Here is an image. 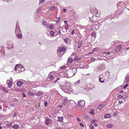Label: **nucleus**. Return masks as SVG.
Returning a JSON list of instances; mask_svg holds the SVG:
<instances>
[{
    "label": "nucleus",
    "mask_w": 129,
    "mask_h": 129,
    "mask_svg": "<svg viewBox=\"0 0 129 129\" xmlns=\"http://www.w3.org/2000/svg\"><path fill=\"white\" fill-rule=\"evenodd\" d=\"M63 86L64 88L63 90L65 92L69 93L72 92V89L70 87V84L68 81H66L64 83Z\"/></svg>",
    "instance_id": "1"
},
{
    "label": "nucleus",
    "mask_w": 129,
    "mask_h": 129,
    "mask_svg": "<svg viewBox=\"0 0 129 129\" xmlns=\"http://www.w3.org/2000/svg\"><path fill=\"white\" fill-rule=\"evenodd\" d=\"M77 71L76 68H73L72 70H69L67 72V76L68 77L70 78L76 74Z\"/></svg>",
    "instance_id": "2"
},
{
    "label": "nucleus",
    "mask_w": 129,
    "mask_h": 129,
    "mask_svg": "<svg viewBox=\"0 0 129 129\" xmlns=\"http://www.w3.org/2000/svg\"><path fill=\"white\" fill-rule=\"evenodd\" d=\"M103 74V77L104 80L107 81L110 77V74L109 71H107L105 73H104Z\"/></svg>",
    "instance_id": "3"
},
{
    "label": "nucleus",
    "mask_w": 129,
    "mask_h": 129,
    "mask_svg": "<svg viewBox=\"0 0 129 129\" xmlns=\"http://www.w3.org/2000/svg\"><path fill=\"white\" fill-rule=\"evenodd\" d=\"M92 12L95 15H96V17H99L100 16V12L98 11L95 8L93 9Z\"/></svg>",
    "instance_id": "4"
},
{
    "label": "nucleus",
    "mask_w": 129,
    "mask_h": 129,
    "mask_svg": "<svg viewBox=\"0 0 129 129\" xmlns=\"http://www.w3.org/2000/svg\"><path fill=\"white\" fill-rule=\"evenodd\" d=\"M85 105V101L83 100H79L78 103V105L80 107H84Z\"/></svg>",
    "instance_id": "5"
},
{
    "label": "nucleus",
    "mask_w": 129,
    "mask_h": 129,
    "mask_svg": "<svg viewBox=\"0 0 129 129\" xmlns=\"http://www.w3.org/2000/svg\"><path fill=\"white\" fill-rule=\"evenodd\" d=\"M20 30L19 26L18 23L17 22L16 25V27L15 30V34H17V33H20Z\"/></svg>",
    "instance_id": "6"
},
{
    "label": "nucleus",
    "mask_w": 129,
    "mask_h": 129,
    "mask_svg": "<svg viewBox=\"0 0 129 129\" xmlns=\"http://www.w3.org/2000/svg\"><path fill=\"white\" fill-rule=\"evenodd\" d=\"M68 24H67L64 26V28L63 27H62V32H66L69 29V27Z\"/></svg>",
    "instance_id": "7"
},
{
    "label": "nucleus",
    "mask_w": 129,
    "mask_h": 129,
    "mask_svg": "<svg viewBox=\"0 0 129 129\" xmlns=\"http://www.w3.org/2000/svg\"><path fill=\"white\" fill-rule=\"evenodd\" d=\"M7 84L8 88H11L12 86V81L9 79L7 80Z\"/></svg>",
    "instance_id": "8"
},
{
    "label": "nucleus",
    "mask_w": 129,
    "mask_h": 129,
    "mask_svg": "<svg viewBox=\"0 0 129 129\" xmlns=\"http://www.w3.org/2000/svg\"><path fill=\"white\" fill-rule=\"evenodd\" d=\"M66 50V49L64 47H61L58 49L57 50V52H64Z\"/></svg>",
    "instance_id": "9"
},
{
    "label": "nucleus",
    "mask_w": 129,
    "mask_h": 129,
    "mask_svg": "<svg viewBox=\"0 0 129 129\" xmlns=\"http://www.w3.org/2000/svg\"><path fill=\"white\" fill-rule=\"evenodd\" d=\"M122 48V45H119L117 46L115 48V51L116 52H119Z\"/></svg>",
    "instance_id": "10"
},
{
    "label": "nucleus",
    "mask_w": 129,
    "mask_h": 129,
    "mask_svg": "<svg viewBox=\"0 0 129 129\" xmlns=\"http://www.w3.org/2000/svg\"><path fill=\"white\" fill-rule=\"evenodd\" d=\"M99 67L100 70H104L106 68V66L104 64H102L99 66Z\"/></svg>",
    "instance_id": "11"
},
{
    "label": "nucleus",
    "mask_w": 129,
    "mask_h": 129,
    "mask_svg": "<svg viewBox=\"0 0 129 129\" xmlns=\"http://www.w3.org/2000/svg\"><path fill=\"white\" fill-rule=\"evenodd\" d=\"M103 74L101 75H100L99 78V81L101 83H103L104 82V79L103 78Z\"/></svg>",
    "instance_id": "12"
},
{
    "label": "nucleus",
    "mask_w": 129,
    "mask_h": 129,
    "mask_svg": "<svg viewBox=\"0 0 129 129\" xmlns=\"http://www.w3.org/2000/svg\"><path fill=\"white\" fill-rule=\"evenodd\" d=\"M129 74L127 73L126 75L127 76L126 77L125 79L124 80V83H127L129 81V76L128 75Z\"/></svg>",
    "instance_id": "13"
},
{
    "label": "nucleus",
    "mask_w": 129,
    "mask_h": 129,
    "mask_svg": "<svg viewBox=\"0 0 129 129\" xmlns=\"http://www.w3.org/2000/svg\"><path fill=\"white\" fill-rule=\"evenodd\" d=\"M44 94V92L39 91L36 92V93L35 94L37 96H40L41 95H43Z\"/></svg>",
    "instance_id": "14"
},
{
    "label": "nucleus",
    "mask_w": 129,
    "mask_h": 129,
    "mask_svg": "<svg viewBox=\"0 0 129 129\" xmlns=\"http://www.w3.org/2000/svg\"><path fill=\"white\" fill-rule=\"evenodd\" d=\"M83 41H79L78 42V48H79L82 44Z\"/></svg>",
    "instance_id": "15"
},
{
    "label": "nucleus",
    "mask_w": 129,
    "mask_h": 129,
    "mask_svg": "<svg viewBox=\"0 0 129 129\" xmlns=\"http://www.w3.org/2000/svg\"><path fill=\"white\" fill-rule=\"evenodd\" d=\"M23 83V82L21 81H18L17 82L16 85L20 87L22 85Z\"/></svg>",
    "instance_id": "16"
},
{
    "label": "nucleus",
    "mask_w": 129,
    "mask_h": 129,
    "mask_svg": "<svg viewBox=\"0 0 129 129\" xmlns=\"http://www.w3.org/2000/svg\"><path fill=\"white\" fill-rule=\"evenodd\" d=\"M53 78V76L49 75L47 78V80L48 81H49L52 80Z\"/></svg>",
    "instance_id": "17"
},
{
    "label": "nucleus",
    "mask_w": 129,
    "mask_h": 129,
    "mask_svg": "<svg viewBox=\"0 0 129 129\" xmlns=\"http://www.w3.org/2000/svg\"><path fill=\"white\" fill-rule=\"evenodd\" d=\"M114 126L113 124L111 123H109L107 125L106 127L108 128H112Z\"/></svg>",
    "instance_id": "18"
},
{
    "label": "nucleus",
    "mask_w": 129,
    "mask_h": 129,
    "mask_svg": "<svg viewBox=\"0 0 129 129\" xmlns=\"http://www.w3.org/2000/svg\"><path fill=\"white\" fill-rule=\"evenodd\" d=\"M105 104H100L97 108L99 110H101L102 108L105 106Z\"/></svg>",
    "instance_id": "19"
},
{
    "label": "nucleus",
    "mask_w": 129,
    "mask_h": 129,
    "mask_svg": "<svg viewBox=\"0 0 129 129\" xmlns=\"http://www.w3.org/2000/svg\"><path fill=\"white\" fill-rule=\"evenodd\" d=\"M111 116L110 114L107 113L104 115V117L105 118H110Z\"/></svg>",
    "instance_id": "20"
},
{
    "label": "nucleus",
    "mask_w": 129,
    "mask_h": 129,
    "mask_svg": "<svg viewBox=\"0 0 129 129\" xmlns=\"http://www.w3.org/2000/svg\"><path fill=\"white\" fill-rule=\"evenodd\" d=\"M19 127V126L17 124H15L14 125L12 126V128L15 129H18Z\"/></svg>",
    "instance_id": "21"
},
{
    "label": "nucleus",
    "mask_w": 129,
    "mask_h": 129,
    "mask_svg": "<svg viewBox=\"0 0 129 129\" xmlns=\"http://www.w3.org/2000/svg\"><path fill=\"white\" fill-rule=\"evenodd\" d=\"M63 119V117L62 116L58 117V121L59 122H62Z\"/></svg>",
    "instance_id": "22"
},
{
    "label": "nucleus",
    "mask_w": 129,
    "mask_h": 129,
    "mask_svg": "<svg viewBox=\"0 0 129 129\" xmlns=\"http://www.w3.org/2000/svg\"><path fill=\"white\" fill-rule=\"evenodd\" d=\"M50 122V120L49 119L47 118L46 119L45 121V123L47 125H49Z\"/></svg>",
    "instance_id": "23"
},
{
    "label": "nucleus",
    "mask_w": 129,
    "mask_h": 129,
    "mask_svg": "<svg viewBox=\"0 0 129 129\" xmlns=\"http://www.w3.org/2000/svg\"><path fill=\"white\" fill-rule=\"evenodd\" d=\"M20 67V65L18 64H17L15 66V70L17 72V70Z\"/></svg>",
    "instance_id": "24"
},
{
    "label": "nucleus",
    "mask_w": 129,
    "mask_h": 129,
    "mask_svg": "<svg viewBox=\"0 0 129 129\" xmlns=\"http://www.w3.org/2000/svg\"><path fill=\"white\" fill-rule=\"evenodd\" d=\"M67 100L66 99H64L62 101V104L64 105H65L67 103Z\"/></svg>",
    "instance_id": "25"
},
{
    "label": "nucleus",
    "mask_w": 129,
    "mask_h": 129,
    "mask_svg": "<svg viewBox=\"0 0 129 129\" xmlns=\"http://www.w3.org/2000/svg\"><path fill=\"white\" fill-rule=\"evenodd\" d=\"M0 52L2 54V55L5 54V51L4 49L3 48L1 49L0 51Z\"/></svg>",
    "instance_id": "26"
},
{
    "label": "nucleus",
    "mask_w": 129,
    "mask_h": 129,
    "mask_svg": "<svg viewBox=\"0 0 129 129\" xmlns=\"http://www.w3.org/2000/svg\"><path fill=\"white\" fill-rule=\"evenodd\" d=\"M112 52H103L102 53L103 54H105L106 55H110L111 53H112Z\"/></svg>",
    "instance_id": "27"
},
{
    "label": "nucleus",
    "mask_w": 129,
    "mask_h": 129,
    "mask_svg": "<svg viewBox=\"0 0 129 129\" xmlns=\"http://www.w3.org/2000/svg\"><path fill=\"white\" fill-rule=\"evenodd\" d=\"M73 61V59L72 58H68L67 62L69 63H71Z\"/></svg>",
    "instance_id": "28"
},
{
    "label": "nucleus",
    "mask_w": 129,
    "mask_h": 129,
    "mask_svg": "<svg viewBox=\"0 0 129 129\" xmlns=\"http://www.w3.org/2000/svg\"><path fill=\"white\" fill-rule=\"evenodd\" d=\"M43 24L45 26H47L48 25V23L45 21H43L42 22Z\"/></svg>",
    "instance_id": "29"
},
{
    "label": "nucleus",
    "mask_w": 129,
    "mask_h": 129,
    "mask_svg": "<svg viewBox=\"0 0 129 129\" xmlns=\"http://www.w3.org/2000/svg\"><path fill=\"white\" fill-rule=\"evenodd\" d=\"M93 18H90L89 21L92 23H94L95 22V20H94L93 19Z\"/></svg>",
    "instance_id": "30"
},
{
    "label": "nucleus",
    "mask_w": 129,
    "mask_h": 129,
    "mask_svg": "<svg viewBox=\"0 0 129 129\" xmlns=\"http://www.w3.org/2000/svg\"><path fill=\"white\" fill-rule=\"evenodd\" d=\"M16 35L18 38H20L22 37V35L20 34H18V33L16 34Z\"/></svg>",
    "instance_id": "31"
},
{
    "label": "nucleus",
    "mask_w": 129,
    "mask_h": 129,
    "mask_svg": "<svg viewBox=\"0 0 129 129\" xmlns=\"http://www.w3.org/2000/svg\"><path fill=\"white\" fill-rule=\"evenodd\" d=\"M50 34L51 36H53L54 35V32L53 31H51L50 32Z\"/></svg>",
    "instance_id": "32"
},
{
    "label": "nucleus",
    "mask_w": 129,
    "mask_h": 129,
    "mask_svg": "<svg viewBox=\"0 0 129 129\" xmlns=\"http://www.w3.org/2000/svg\"><path fill=\"white\" fill-rule=\"evenodd\" d=\"M94 110H91L89 112V113H90L92 115H93L94 114Z\"/></svg>",
    "instance_id": "33"
},
{
    "label": "nucleus",
    "mask_w": 129,
    "mask_h": 129,
    "mask_svg": "<svg viewBox=\"0 0 129 129\" xmlns=\"http://www.w3.org/2000/svg\"><path fill=\"white\" fill-rule=\"evenodd\" d=\"M69 38H66L64 39V42L66 43H68V41L69 40Z\"/></svg>",
    "instance_id": "34"
},
{
    "label": "nucleus",
    "mask_w": 129,
    "mask_h": 129,
    "mask_svg": "<svg viewBox=\"0 0 129 129\" xmlns=\"http://www.w3.org/2000/svg\"><path fill=\"white\" fill-rule=\"evenodd\" d=\"M91 35L92 37H95L96 36V34L94 32H92L91 33Z\"/></svg>",
    "instance_id": "35"
},
{
    "label": "nucleus",
    "mask_w": 129,
    "mask_h": 129,
    "mask_svg": "<svg viewBox=\"0 0 129 129\" xmlns=\"http://www.w3.org/2000/svg\"><path fill=\"white\" fill-rule=\"evenodd\" d=\"M57 18V19L56 20V22L57 23H58L59 22V21L60 20V19L59 17H58V18H56V19Z\"/></svg>",
    "instance_id": "36"
},
{
    "label": "nucleus",
    "mask_w": 129,
    "mask_h": 129,
    "mask_svg": "<svg viewBox=\"0 0 129 129\" xmlns=\"http://www.w3.org/2000/svg\"><path fill=\"white\" fill-rule=\"evenodd\" d=\"M80 57H78V56H77L74 59V60H77L79 59H80Z\"/></svg>",
    "instance_id": "37"
},
{
    "label": "nucleus",
    "mask_w": 129,
    "mask_h": 129,
    "mask_svg": "<svg viewBox=\"0 0 129 129\" xmlns=\"http://www.w3.org/2000/svg\"><path fill=\"white\" fill-rule=\"evenodd\" d=\"M53 27V24H51L49 26V28L51 29H52Z\"/></svg>",
    "instance_id": "38"
},
{
    "label": "nucleus",
    "mask_w": 129,
    "mask_h": 129,
    "mask_svg": "<svg viewBox=\"0 0 129 129\" xmlns=\"http://www.w3.org/2000/svg\"><path fill=\"white\" fill-rule=\"evenodd\" d=\"M10 44H11V46H10V47H11V48H13V43L12 42H10V43L9 44V45L8 46H9L10 45Z\"/></svg>",
    "instance_id": "39"
},
{
    "label": "nucleus",
    "mask_w": 129,
    "mask_h": 129,
    "mask_svg": "<svg viewBox=\"0 0 129 129\" xmlns=\"http://www.w3.org/2000/svg\"><path fill=\"white\" fill-rule=\"evenodd\" d=\"M2 89L5 92H7V91L5 89V88L4 87H2Z\"/></svg>",
    "instance_id": "40"
},
{
    "label": "nucleus",
    "mask_w": 129,
    "mask_h": 129,
    "mask_svg": "<svg viewBox=\"0 0 129 129\" xmlns=\"http://www.w3.org/2000/svg\"><path fill=\"white\" fill-rule=\"evenodd\" d=\"M41 9V7H40L38 9V10L37 11V13H39L40 12Z\"/></svg>",
    "instance_id": "41"
},
{
    "label": "nucleus",
    "mask_w": 129,
    "mask_h": 129,
    "mask_svg": "<svg viewBox=\"0 0 129 129\" xmlns=\"http://www.w3.org/2000/svg\"><path fill=\"white\" fill-rule=\"evenodd\" d=\"M47 102L46 101H45L44 103V106L45 107H46L47 106Z\"/></svg>",
    "instance_id": "42"
},
{
    "label": "nucleus",
    "mask_w": 129,
    "mask_h": 129,
    "mask_svg": "<svg viewBox=\"0 0 129 129\" xmlns=\"http://www.w3.org/2000/svg\"><path fill=\"white\" fill-rule=\"evenodd\" d=\"M12 123H9L7 124L6 125L8 126H11L12 124Z\"/></svg>",
    "instance_id": "43"
},
{
    "label": "nucleus",
    "mask_w": 129,
    "mask_h": 129,
    "mask_svg": "<svg viewBox=\"0 0 129 129\" xmlns=\"http://www.w3.org/2000/svg\"><path fill=\"white\" fill-rule=\"evenodd\" d=\"M89 127L91 129H93L94 128V126L92 124H90L89 126Z\"/></svg>",
    "instance_id": "44"
},
{
    "label": "nucleus",
    "mask_w": 129,
    "mask_h": 129,
    "mask_svg": "<svg viewBox=\"0 0 129 129\" xmlns=\"http://www.w3.org/2000/svg\"><path fill=\"white\" fill-rule=\"evenodd\" d=\"M55 9V8L54 7H52L50 8V9L51 11L54 10Z\"/></svg>",
    "instance_id": "45"
},
{
    "label": "nucleus",
    "mask_w": 129,
    "mask_h": 129,
    "mask_svg": "<svg viewBox=\"0 0 129 129\" xmlns=\"http://www.w3.org/2000/svg\"><path fill=\"white\" fill-rule=\"evenodd\" d=\"M123 98H127L128 96V95L127 94H125L123 95Z\"/></svg>",
    "instance_id": "46"
},
{
    "label": "nucleus",
    "mask_w": 129,
    "mask_h": 129,
    "mask_svg": "<svg viewBox=\"0 0 129 129\" xmlns=\"http://www.w3.org/2000/svg\"><path fill=\"white\" fill-rule=\"evenodd\" d=\"M96 60V59L95 58H91L90 59V60L91 61L93 62Z\"/></svg>",
    "instance_id": "47"
},
{
    "label": "nucleus",
    "mask_w": 129,
    "mask_h": 129,
    "mask_svg": "<svg viewBox=\"0 0 129 129\" xmlns=\"http://www.w3.org/2000/svg\"><path fill=\"white\" fill-rule=\"evenodd\" d=\"M128 84H126L125 85H124V86L123 87V88L124 89V88H126L128 86Z\"/></svg>",
    "instance_id": "48"
},
{
    "label": "nucleus",
    "mask_w": 129,
    "mask_h": 129,
    "mask_svg": "<svg viewBox=\"0 0 129 129\" xmlns=\"http://www.w3.org/2000/svg\"><path fill=\"white\" fill-rule=\"evenodd\" d=\"M45 1V0H40L39 5H40V3H43Z\"/></svg>",
    "instance_id": "49"
},
{
    "label": "nucleus",
    "mask_w": 129,
    "mask_h": 129,
    "mask_svg": "<svg viewBox=\"0 0 129 129\" xmlns=\"http://www.w3.org/2000/svg\"><path fill=\"white\" fill-rule=\"evenodd\" d=\"M116 43H117V41H115L111 43V44L112 45H114Z\"/></svg>",
    "instance_id": "50"
},
{
    "label": "nucleus",
    "mask_w": 129,
    "mask_h": 129,
    "mask_svg": "<svg viewBox=\"0 0 129 129\" xmlns=\"http://www.w3.org/2000/svg\"><path fill=\"white\" fill-rule=\"evenodd\" d=\"M21 70L20 71H21V72L23 71L24 70V68L23 67H21Z\"/></svg>",
    "instance_id": "51"
},
{
    "label": "nucleus",
    "mask_w": 129,
    "mask_h": 129,
    "mask_svg": "<svg viewBox=\"0 0 129 129\" xmlns=\"http://www.w3.org/2000/svg\"><path fill=\"white\" fill-rule=\"evenodd\" d=\"M80 82V80H78L75 83V84H78Z\"/></svg>",
    "instance_id": "52"
},
{
    "label": "nucleus",
    "mask_w": 129,
    "mask_h": 129,
    "mask_svg": "<svg viewBox=\"0 0 129 129\" xmlns=\"http://www.w3.org/2000/svg\"><path fill=\"white\" fill-rule=\"evenodd\" d=\"M21 67H20L19 68H18V69L17 71L18 70V72H21V71H20L21 70Z\"/></svg>",
    "instance_id": "53"
},
{
    "label": "nucleus",
    "mask_w": 129,
    "mask_h": 129,
    "mask_svg": "<svg viewBox=\"0 0 129 129\" xmlns=\"http://www.w3.org/2000/svg\"><path fill=\"white\" fill-rule=\"evenodd\" d=\"M76 119L77 120L78 122H81V120L79 118H76Z\"/></svg>",
    "instance_id": "54"
},
{
    "label": "nucleus",
    "mask_w": 129,
    "mask_h": 129,
    "mask_svg": "<svg viewBox=\"0 0 129 129\" xmlns=\"http://www.w3.org/2000/svg\"><path fill=\"white\" fill-rule=\"evenodd\" d=\"M82 127H84V125L82 123H80L79 124Z\"/></svg>",
    "instance_id": "55"
},
{
    "label": "nucleus",
    "mask_w": 129,
    "mask_h": 129,
    "mask_svg": "<svg viewBox=\"0 0 129 129\" xmlns=\"http://www.w3.org/2000/svg\"><path fill=\"white\" fill-rule=\"evenodd\" d=\"M17 114V113L16 112H15L14 113V114L13 115V116L15 117L16 116V115Z\"/></svg>",
    "instance_id": "56"
},
{
    "label": "nucleus",
    "mask_w": 129,
    "mask_h": 129,
    "mask_svg": "<svg viewBox=\"0 0 129 129\" xmlns=\"http://www.w3.org/2000/svg\"><path fill=\"white\" fill-rule=\"evenodd\" d=\"M123 102V101L121 100H120L119 101V104H121Z\"/></svg>",
    "instance_id": "57"
},
{
    "label": "nucleus",
    "mask_w": 129,
    "mask_h": 129,
    "mask_svg": "<svg viewBox=\"0 0 129 129\" xmlns=\"http://www.w3.org/2000/svg\"><path fill=\"white\" fill-rule=\"evenodd\" d=\"M62 10L64 12H66V9L63 8V9Z\"/></svg>",
    "instance_id": "58"
},
{
    "label": "nucleus",
    "mask_w": 129,
    "mask_h": 129,
    "mask_svg": "<svg viewBox=\"0 0 129 129\" xmlns=\"http://www.w3.org/2000/svg\"><path fill=\"white\" fill-rule=\"evenodd\" d=\"M74 30H73V31L72 32L71 34L72 35H74Z\"/></svg>",
    "instance_id": "59"
},
{
    "label": "nucleus",
    "mask_w": 129,
    "mask_h": 129,
    "mask_svg": "<svg viewBox=\"0 0 129 129\" xmlns=\"http://www.w3.org/2000/svg\"><path fill=\"white\" fill-rule=\"evenodd\" d=\"M30 93L32 95H34L35 94L32 92H30Z\"/></svg>",
    "instance_id": "60"
},
{
    "label": "nucleus",
    "mask_w": 129,
    "mask_h": 129,
    "mask_svg": "<svg viewBox=\"0 0 129 129\" xmlns=\"http://www.w3.org/2000/svg\"><path fill=\"white\" fill-rule=\"evenodd\" d=\"M22 94L23 95V97H26V95L25 94V93H22Z\"/></svg>",
    "instance_id": "61"
},
{
    "label": "nucleus",
    "mask_w": 129,
    "mask_h": 129,
    "mask_svg": "<svg viewBox=\"0 0 129 129\" xmlns=\"http://www.w3.org/2000/svg\"><path fill=\"white\" fill-rule=\"evenodd\" d=\"M122 97H123V96L120 95H119V98H122Z\"/></svg>",
    "instance_id": "62"
},
{
    "label": "nucleus",
    "mask_w": 129,
    "mask_h": 129,
    "mask_svg": "<svg viewBox=\"0 0 129 129\" xmlns=\"http://www.w3.org/2000/svg\"><path fill=\"white\" fill-rule=\"evenodd\" d=\"M63 105H59L58 106V107H60V108H62V106H63Z\"/></svg>",
    "instance_id": "63"
},
{
    "label": "nucleus",
    "mask_w": 129,
    "mask_h": 129,
    "mask_svg": "<svg viewBox=\"0 0 129 129\" xmlns=\"http://www.w3.org/2000/svg\"><path fill=\"white\" fill-rule=\"evenodd\" d=\"M94 126H98V124L97 123H94Z\"/></svg>",
    "instance_id": "64"
}]
</instances>
